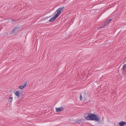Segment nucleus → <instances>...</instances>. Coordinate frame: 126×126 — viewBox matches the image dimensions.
I'll return each instance as SVG.
<instances>
[{
  "label": "nucleus",
  "instance_id": "obj_9",
  "mask_svg": "<svg viewBox=\"0 0 126 126\" xmlns=\"http://www.w3.org/2000/svg\"><path fill=\"white\" fill-rule=\"evenodd\" d=\"M108 21V20H106V21L104 23V25L103 26L100 27L99 28H101L103 27H104L105 25H107L108 23H109L108 22H107Z\"/></svg>",
  "mask_w": 126,
  "mask_h": 126
},
{
  "label": "nucleus",
  "instance_id": "obj_15",
  "mask_svg": "<svg viewBox=\"0 0 126 126\" xmlns=\"http://www.w3.org/2000/svg\"><path fill=\"white\" fill-rule=\"evenodd\" d=\"M82 95H81V94H80V100H81V99L82 98Z\"/></svg>",
  "mask_w": 126,
  "mask_h": 126
},
{
  "label": "nucleus",
  "instance_id": "obj_4",
  "mask_svg": "<svg viewBox=\"0 0 126 126\" xmlns=\"http://www.w3.org/2000/svg\"><path fill=\"white\" fill-rule=\"evenodd\" d=\"M58 17L55 15L53 17L51 18L49 20V21L50 22H52L53 21L55 20Z\"/></svg>",
  "mask_w": 126,
  "mask_h": 126
},
{
  "label": "nucleus",
  "instance_id": "obj_3",
  "mask_svg": "<svg viewBox=\"0 0 126 126\" xmlns=\"http://www.w3.org/2000/svg\"><path fill=\"white\" fill-rule=\"evenodd\" d=\"M64 7H60L56 11V12H57L55 15L58 17L59 16L62 10L64 8Z\"/></svg>",
  "mask_w": 126,
  "mask_h": 126
},
{
  "label": "nucleus",
  "instance_id": "obj_18",
  "mask_svg": "<svg viewBox=\"0 0 126 126\" xmlns=\"http://www.w3.org/2000/svg\"><path fill=\"white\" fill-rule=\"evenodd\" d=\"M108 20V21L107 22H109V20H108L107 19V20Z\"/></svg>",
  "mask_w": 126,
  "mask_h": 126
},
{
  "label": "nucleus",
  "instance_id": "obj_1",
  "mask_svg": "<svg viewBox=\"0 0 126 126\" xmlns=\"http://www.w3.org/2000/svg\"><path fill=\"white\" fill-rule=\"evenodd\" d=\"M84 117L85 119L87 120L94 121L99 123H101V119L97 115L86 112L85 113Z\"/></svg>",
  "mask_w": 126,
  "mask_h": 126
},
{
  "label": "nucleus",
  "instance_id": "obj_13",
  "mask_svg": "<svg viewBox=\"0 0 126 126\" xmlns=\"http://www.w3.org/2000/svg\"><path fill=\"white\" fill-rule=\"evenodd\" d=\"M108 20H109L108 23H109L111 22V21L112 20V19H110Z\"/></svg>",
  "mask_w": 126,
  "mask_h": 126
},
{
  "label": "nucleus",
  "instance_id": "obj_19",
  "mask_svg": "<svg viewBox=\"0 0 126 126\" xmlns=\"http://www.w3.org/2000/svg\"><path fill=\"white\" fill-rule=\"evenodd\" d=\"M84 121V120H83V121Z\"/></svg>",
  "mask_w": 126,
  "mask_h": 126
},
{
  "label": "nucleus",
  "instance_id": "obj_12",
  "mask_svg": "<svg viewBox=\"0 0 126 126\" xmlns=\"http://www.w3.org/2000/svg\"><path fill=\"white\" fill-rule=\"evenodd\" d=\"M12 98H13L12 97H10L9 98V100H8L10 102H11L12 101Z\"/></svg>",
  "mask_w": 126,
  "mask_h": 126
},
{
  "label": "nucleus",
  "instance_id": "obj_5",
  "mask_svg": "<svg viewBox=\"0 0 126 126\" xmlns=\"http://www.w3.org/2000/svg\"><path fill=\"white\" fill-rule=\"evenodd\" d=\"M56 112H60L61 111H63L64 109V108L63 107H60L59 108H56Z\"/></svg>",
  "mask_w": 126,
  "mask_h": 126
},
{
  "label": "nucleus",
  "instance_id": "obj_8",
  "mask_svg": "<svg viewBox=\"0 0 126 126\" xmlns=\"http://www.w3.org/2000/svg\"><path fill=\"white\" fill-rule=\"evenodd\" d=\"M82 119H79V120H77L75 121V122L76 123H80L82 122Z\"/></svg>",
  "mask_w": 126,
  "mask_h": 126
},
{
  "label": "nucleus",
  "instance_id": "obj_10",
  "mask_svg": "<svg viewBox=\"0 0 126 126\" xmlns=\"http://www.w3.org/2000/svg\"><path fill=\"white\" fill-rule=\"evenodd\" d=\"M15 94L16 96H18L20 95L18 91H16V92L15 93Z\"/></svg>",
  "mask_w": 126,
  "mask_h": 126
},
{
  "label": "nucleus",
  "instance_id": "obj_16",
  "mask_svg": "<svg viewBox=\"0 0 126 126\" xmlns=\"http://www.w3.org/2000/svg\"><path fill=\"white\" fill-rule=\"evenodd\" d=\"M86 102H88V101H89V100H86Z\"/></svg>",
  "mask_w": 126,
  "mask_h": 126
},
{
  "label": "nucleus",
  "instance_id": "obj_7",
  "mask_svg": "<svg viewBox=\"0 0 126 126\" xmlns=\"http://www.w3.org/2000/svg\"><path fill=\"white\" fill-rule=\"evenodd\" d=\"M119 125L121 126H124L126 125V123L125 122H120L119 123Z\"/></svg>",
  "mask_w": 126,
  "mask_h": 126
},
{
  "label": "nucleus",
  "instance_id": "obj_11",
  "mask_svg": "<svg viewBox=\"0 0 126 126\" xmlns=\"http://www.w3.org/2000/svg\"><path fill=\"white\" fill-rule=\"evenodd\" d=\"M122 69L124 70H126V64L123 65Z\"/></svg>",
  "mask_w": 126,
  "mask_h": 126
},
{
  "label": "nucleus",
  "instance_id": "obj_2",
  "mask_svg": "<svg viewBox=\"0 0 126 126\" xmlns=\"http://www.w3.org/2000/svg\"><path fill=\"white\" fill-rule=\"evenodd\" d=\"M19 28L18 26H16L14 27L12 29L10 33V34H12L17 32L19 31Z\"/></svg>",
  "mask_w": 126,
  "mask_h": 126
},
{
  "label": "nucleus",
  "instance_id": "obj_14",
  "mask_svg": "<svg viewBox=\"0 0 126 126\" xmlns=\"http://www.w3.org/2000/svg\"><path fill=\"white\" fill-rule=\"evenodd\" d=\"M17 19H12V21H14V22H16V21H17Z\"/></svg>",
  "mask_w": 126,
  "mask_h": 126
},
{
  "label": "nucleus",
  "instance_id": "obj_6",
  "mask_svg": "<svg viewBox=\"0 0 126 126\" xmlns=\"http://www.w3.org/2000/svg\"><path fill=\"white\" fill-rule=\"evenodd\" d=\"M27 83V82L26 81L24 83V85L23 86H19V88L21 89H22L24 88V87H25L26 85V84Z\"/></svg>",
  "mask_w": 126,
  "mask_h": 126
},
{
  "label": "nucleus",
  "instance_id": "obj_17",
  "mask_svg": "<svg viewBox=\"0 0 126 126\" xmlns=\"http://www.w3.org/2000/svg\"><path fill=\"white\" fill-rule=\"evenodd\" d=\"M67 0H64V1L65 2H66L67 1Z\"/></svg>",
  "mask_w": 126,
  "mask_h": 126
}]
</instances>
